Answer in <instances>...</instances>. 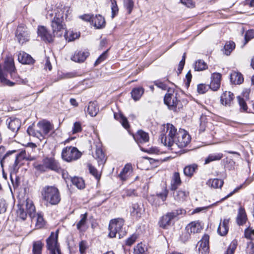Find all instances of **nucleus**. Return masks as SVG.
Returning <instances> with one entry per match:
<instances>
[{"instance_id":"nucleus-1","label":"nucleus","mask_w":254,"mask_h":254,"mask_svg":"<svg viewBox=\"0 0 254 254\" xmlns=\"http://www.w3.org/2000/svg\"><path fill=\"white\" fill-rule=\"evenodd\" d=\"M70 7L64 6L63 8L57 7L54 10L49 11L47 14V17L52 19L51 26L53 35L51 34L44 26H39L38 28V34L39 37L46 42H52L54 40L55 36H61L62 31L64 30V14L65 17L70 13Z\"/></svg>"},{"instance_id":"nucleus-2","label":"nucleus","mask_w":254,"mask_h":254,"mask_svg":"<svg viewBox=\"0 0 254 254\" xmlns=\"http://www.w3.org/2000/svg\"><path fill=\"white\" fill-rule=\"evenodd\" d=\"M165 128L166 129L162 132L160 139L162 143L169 149L173 150L177 146L183 148L190 142V136L184 129H180L177 131V128L171 124H167Z\"/></svg>"},{"instance_id":"nucleus-3","label":"nucleus","mask_w":254,"mask_h":254,"mask_svg":"<svg viewBox=\"0 0 254 254\" xmlns=\"http://www.w3.org/2000/svg\"><path fill=\"white\" fill-rule=\"evenodd\" d=\"M15 152V151L7 152L3 157H0V164L3 171L4 165H6L12 172L15 173L23 164L22 161L23 160H33L31 156L26 154L25 150L21 151L16 156H11Z\"/></svg>"},{"instance_id":"nucleus-4","label":"nucleus","mask_w":254,"mask_h":254,"mask_svg":"<svg viewBox=\"0 0 254 254\" xmlns=\"http://www.w3.org/2000/svg\"><path fill=\"white\" fill-rule=\"evenodd\" d=\"M43 200L46 205L58 204L61 201L60 192L58 189L54 186H45L41 191Z\"/></svg>"},{"instance_id":"nucleus-5","label":"nucleus","mask_w":254,"mask_h":254,"mask_svg":"<svg viewBox=\"0 0 254 254\" xmlns=\"http://www.w3.org/2000/svg\"><path fill=\"white\" fill-rule=\"evenodd\" d=\"M124 222V219L120 218L110 221L109 226V236L110 238H115L118 235V237L120 238L126 234V230L123 228Z\"/></svg>"},{"instance_id":"nucleus-6","label":"nucleus","mask_w":254,"mask_h":254,"mask_svg":"<svg viewBox=\"0 0 254 254\" xmlns=\"http://www.w3.org/2000/svg\"><path fill=\"white\" fill-rule=\"evenodd\" d=\"M35 168L42 172L47 171L48 170L59 172L61 168L59 163L53 157H46L43 160L42 164L35 166Z\"/></svg>"},{"instance_id":"nucleus-7","label":"nucleus","mask_w":254,"mask_h":254,"mask_svg":"<svg viewBox=\"0 0 254 254\" xmlns=\"http://www.w3.org/2000/svg\"><path fill=\"white\" fill-rule=\"evenodd\" d=\"M185 213L186 211L183 209H177L171 212L167 213L161 218L159 222L160 227L164 229L167 228L168 226L171 225L173 219L178 215L185 214Z\"/></svg>"},{"instance_id":"nucleus-8","label":"nucleus","mask_w":254,"mask_h":254,"mask_svg":"<svg viewBox=\"0 0 254 254\" xmlns=\"http://www.w3.org/2000/svg\"><path fill=\"white\" fill-rule=\"evenodd\" d=\"M81 156V153L76 147L72 146L64 148L62 153L63 159L67 162L76 160Z\"/></svg>"},{"instance_id":"nucleus-9","label":"nucleus","mask_w":254,"mask_h":254,"mask_svg":"<svg viewBox=\"0 0 254 254\" xmlns=\"http://www.w3.org/2000/svg\"><path fill=\"white\" fill-rule=\"evenodd\" d=\"M202 230V227L198 221H193L189 223L186 227V234L182 235L181 240L186 242L188 241L191 234L200 233Z\"/></svg>"},{"instance_id":"nucleus-10","label":"nucleus","mask_w":254,"mask_h":254,"mask_svg":"<svg viewBox=\"0 0 254 254\" xmlns=\"http://www.w3.org/2000/svg\"><path fill=\"white\" fill-rule=\"evenodd\" d=\"M58 231L52 232L47 240V246L50 251V254H61L59 245L58 243Z\"/></svg>"},{"instance_id":"nucleus-11","label":"nucleus","mask_w":254,"mask_h":254,"mask_svg":"<svg viewBox=\"0 0 254 254\" xmlns=\"http://www.w3.org/2000/svg\"><path fill=\"white\" fill-rule=\"evenodd\" d=\"M15 37L16 40L21 45L28 41L29 32L27 28L24 25H19L15 32Z\"/></svg>"},{"instance_id":"nucleus-12","label":"nucleus","mask_w":254,"mask_h":254,"mask_svg":"<svg viewBox=\"0 0 254 254\" xmlns=\"http://www.w3.org/2000/svg\"><path fill=\"white\" fill-rule=\"evenodd\" d=\"M41 138H44L53 129V125L50 122L43 120L39 122L37 125Z\"/></svg>"},{"instance_id":"nucleus-13","label":"nucleus","mask_w":254,"mask_h":254,"mask_svg":"<svg viewBox=\"0 0 254 254\" xmlns=\"http://www.w3.org/2000/svg\"><path fill=\"white\" fill-rule=\"evenodd\" d=\"M164 103L171 110H176L180 101L177 97V93H167L165 95L164 99Z\"/></svg>"},{"instance_id":"nucleus-14","label":"nucleus","mask_w":254,"mask_h":254,"mask_svg":"<svg viewBox=\"0 0 254 254\" xmlns=\"http://www.w3.org/2000/svg\"><path fill=\"white\" fill-rule=\"evenodd\" d=\"M209 239L208 235H204L197 245L198 254H207L209 250Z\"/></svg>"},{"instance_id":"nucleus-15","label":"nucleus","mask_w":254,"mask_h":254,"mask_svg":"<svg viewBox=\"0 0 254 254\" xmlns=\"http://www.w3.org/2000/svg\"><path fill=\"white\" fill-rule=\"evenodd\" d=\"M4 70L8 72L12 79H15L17 77V74L15 72V67L14 64V61L11 57H7L5 60Z\"/></svg>"},{"instance_id":"nucleus-16","label":"nucleus","mask_w":254,"mask_h":254,"mask_svg":"<svg viewBox=\"0 0 254 254\" xmlns=\"http://www.w3.org/2000/svg\"><path fill=\"white\" fill-rule=\"evenodd\" d=\"M102 145L100 142L96 144L95 153L94 157L97 160L99 165H103L106 161V158L101 148Z\"/></svg>"},{"instance_id":"nucleus-17","label":"nucleus","mask_w":254,"mask_h":254,"mask_svg":"<svg viewBox=\"0 0 254 254\" xmlns=\"http://www.w3.org/2000/svg\"><path fill=\"white\" fill-rule=\"evenodd\" d=\"M6 123L8 128L13 132L16 133L21 126L19 119L14 117H10L6 120Z\"/></svg>"},{"instance_id":"nucleus-18","label":"nucleus","mask_w":254,"mask_h":254,"mask_svg":"<svg viewBox=\"0 0 254 254\" xmlns=\"http://www.w3.org/2000/svg\"><path fill=\"white\" fill-rule=\"evenodd\" d=\"M221 74L215 72L211 74L209 87L213 91H217L220 87Z\"/></svg>"},{"instance_id":"nucleus-19","label":"nucleus","mask_w":254,"mask_h":254,"mask_svg":"<svg viewBox=\"0 0 254 254\" xmlns=\"http://www.w3.org/2000/svg\"><path fill=\"white\" fill-rule=\"evenodd\" d=\"M133 137L139 145L148 142L149 139L148 134L142 130H138Z\"/></svg>"},{"instance_id":"nucleus-20","label":"nucleus","mask_w":254,"mask_h":254,"mask_svg":"<svg viewBox=\"0 0 254 254\" xmlns=\"http://www.w3.org/2000/svg\"><path fill=\"white\" fill-rule=\"evenodd\" d=\"M96 29H101L105 26L106 22L104 18L101 15L93 16L91 23Z\"/></svg>"},{"instance_id":"nucleus-21","label":"nucleus","mask_w":254,"mask_h":254,"mask_svg":"<svg viewBox=\"0 0 254 254\" xmlns=\"http://www.w3.org/2000/svg\"><path fill=\"white\" fill-rule=\"evenodd\" d=\"M229 219H224L220 222L217 229V232L221 236H224L228 233L229 230Z\"/></svg>"},{"instance_id":"nucleus-22","label":"nucleus","mask_w":254,"mask_h":254,"mask_svg":"<svg viewBox=\"0 0 254 254\" xmlns=\"http://www.w3.org/2000/svg\"><path fill=\"white\" fill-rule=\"evenodd\" d=\"M89 53L87 51H77L75 52L74 55L71 57L73 61L77 63H82L89 56Z\"/></svg>"},{"instance_id":"nucleus-23","label":"nucleus","mask_w":254,"mask_h":254,"mask_svg":"<svg viewBox=\"0 0 254 254\" xmlns=\"http://www.w3.org/2000/svg\"><path fill=\"white\" fill-rule=\"evenodd\" d=\"M234 99V95L231 92L225 91L224 92L220 99L221 103L225 106H230Z\"/></svg>"},{"instance_id":"nucleus-24","label":"nucleus","mask_w":254,"mask_h":254,"mask_svg":"<svg viewBox=\"0 0 254 254\" xmlns=\"http://www.w3.org/2000/svg\"><path fill=\"white\" fill-rule=\"evenodd\" d=\"M18 59L19 62L22 64H30L34 63V60L31 56L24 52H21L19 53L18 56Z\"/></svg>"},{"instance_id":"nucleus-25","label":"nucleus","mask_w":254,"mask_h":254,"mask_svg":"<svg viewBox=\"0 0 254 254\" xmlns=\"http://www.w3.org/2000/svg\"><path fill=\"white\" fill-rule=\"evenodd\" d=\"M168 193V190L165 189L162 190V192L157 193L156 195H152L149 196V201L150 202L157 205V203L155 202V199L157 198H160L162 200V201H164L166 199Z\"/></svg>"},{"instance_id":"nucleus-26","label":"nucleus","mask_w":254,"mask_h":254,"mask_svg":"<svg viewBox=\"0 0 254 254\" xmlns=\"http://www.w3.org/2000/svg\"><path fill=\"white\" fill-rule=\"evenodd\" d=\"M23 207L25 208L27 213L30 217H33V214L35 213V207L31 200L27 199L25 203L23 205Z\"/></svg>"},{"instance_id":"nucleus-27","label":"nucleus","mask_w":254,"mask_h":254,"mask_svg":"<svg viewBox=\"0 0 254 254\" xmlns=\"http://www.w3.org/2000/svg\"><path fill=\"white\" fill-rule=\"evenodd\" d=\"M230 80L235 84H240L244 81L243 76L240 72L234 71L230 75Z\"/></svg>"},{"instance_id":"nucleus-28","label":"nucleus","mask_w":254,"mask_h":254,"mask_svg":"<svg viewBox=\"0 0 254 254\" xmlns=\"http://www.w3.org/2000/svg\"><path fill=\"white\" fill-rule=\"evenodd\" d=\"M182 182L180 178V174L178 172H175L173 174L171 184V190H176L178 187L181 185Z\"/></svg>"},{"instance_id":"nucleus-29","label":"nucleus","mask_w":254,"mask_h":254,"mask_svg":"<svg viewBox=\"0 0 254 254\" xmlns=\"http://www.w3.org/2000/svg\"><path fill=\"white\" fill-rule=\"evenodd\" d=\"M142 211V208L137 203L133 204L130 209L131 215L136 218L141 217Z\"/></svg>"},{"instance_id":"nucleus-30","label":"nucleus","mask_w":254,"mask_h":254,"mask_svg":"<svg viewBox=\"0 0 254 254\" xmlns=\"http://www.w3.org/2000/svg\"><path fill=\"white\" fill-rule=\"evenodd\" d=\"M32 222H35L36 226L37 228H40L44 226V221L43 216L40 214H33V217H30Z\"/></svg>"},{"instance_id":"nucleus-31","label":"nucleus","mask_w":254,"mask_h":254,"mask_svg":"<svg viewBox=\"0 0 254 254\" xmlns=\"http://www.w3.org/2000/svg\"><path fill=\"white\" fill-rule=\"evenodd\" d=\"M132 172V166L131 164H127L125 165L122 171L120 174L121 179L122 180H126Z\"/></svg>"},{"instance_id":"nucleus-32","label":"nucleus","mask_w":254,"mask_h":254,"mask_svg":"<svg viewBox=\"0 0 254 254\" xmlns=\"http://www.w3.org/2000/svg\"><path fill=\"white\" fill-rule=\"evenodd\" d=\"M86 112L91 117H95L99 112V108L97 107V104L94 102H90Z\"/></svg>"},{"instance_id":"nucleus-33","label":"nucleus","mask_w":254,"mask_h":254,"mask_svg":"<svg viewBox=\"0 0 254 254\" xmlns=\"http://www.w3.org/2000/svg\"><path fill=\"white\" fill-rule=\"evenodd\" d=\"M223 181L222 180L218 179H209L207 182V185L214 189L221 188L223 185Z\"/></svg>"},{"instance_id":"nucleus-34","label":"nucleus","mask_w":254,"mask_h":254,"mask_svg":"<svg viewBox=\"0 0 254 254\" xmlns=\"http://www.w3.org/2000/svg\"><path fill=\"white\" fill-rule=\"evenodd\" d=\"M144 89L142 87H138L132 90L131 92V96L134 100H138L144 93Z\"/></svg>"},{"instance_id":"nucleus-35","label":"nucleus","mask_w":254,"mask_h":254,"mask_svg":"<svg viewBox=\"0 0 254 254\" xmlns=\"http://www.w3.org/2000/svg\"><path fill=\"white\" fill-rule=\"evenodd\" d=\"M114 118L119 120L122 124V126L126 129L129 127V124L126 118H125L123 115L120 113H114Z\"/></svg>"},{"instance_id":"nucleus-36","label":"nucleus","mask_w":254,"mask_h":254,"mask_svg":"<svg viewBox=\"0 0 254 254\" xmlns=\"http://www.w3.org/2000/svg\"><path fill=\"white\" fill-rule=\"evenodd\" d=\"M223 156V155L221 153H216L209 154L205 160V164H208L212 161L220 160Z\"/></svg>"},{"instance_id":"nucleus-37","label":"nucleus","mask_w":254,"mask_h":254,"mask_svg":"<svg viewBox=\"0 0 254 254\" xmlns=\"http://www.w3.org/2000/svg\"><path fill=\"white\" fill-rule=\"evenodd\" d=\"M80 220L77 223L76 227L79 231H84L85 225L86 224L87 214L85 213L80 216Z\"/></svg>"},{"instance_id":"nucleus-38","label":"nucleus","mask_w":254,"mask_h":254,"mask_svg":"<svg viewBox=\"0 0 254 254\" xmlns=\"http://www.w3.org/2000/svg\"><path fill=\"white\" fill-rule=\"evenodd\" d=\"M71 181L73 185L76 186L79 189H82L85 187V184L81 178L74 177L71 178Z\"/></svg>"},{"instance_id":"nucleus-39","label":"nucleus","mask_w":254,"mask_h":254,"mask_svg":"<svg viewBox=\"0 0 254 254\" xmlns=\"http://www.w3.org/2000/svg\"><path fill=\"white\" fill-rule=\"evenodd\" d=\"M197 166L195 164L190 165L186 166L184 169V174L188 177H191L197 169Z\"/></svg>"},{"instance_id":"nucleus-40","label":"nucleus","mask_w":254,"mask_h":254,"mask_svg":"<svg viewBox=\"0 0 254 254\" xmlns=\"http://www.w3.org/2000/svg\"><path fill=\"white\" fill-rule=\"evenodd\" d=\"M189 195V192L182 190L177 191L176 194H174L175 199L179 201H184Z\"/></svg>"},{"instance_id":"nucleus-41","label":"nucleus","mask_w":254,"mask_h":254,"mask_svg":"<svg viewBox=\"0 0 254 254\" xmlns=\"http://www.w3.org/2000/svg\"><path fill=\"white\" fill-rule=\"evenodd\" d=\"M237 221L239 225H243L246 221V214L244 210L240 208L237 217Z\"/></svg>"},{"instance_id":"nucleus-42","label":"nucleus","mask_w":254,"mask_h":254,"mask_svg":"<svg viewBox=\"0 0 254 254\" xmlns=\"http://www.w3.org/2000/svg\"><path fill=\"white\" fill-rule=\"evenodd\" d=\"M235 48V44L234 42H227L224 46L225 54L227 56L229 55Z\"/></svg>"},{"instance_id":"nucleus-43","label":"nucleus","mask_w":254,"mask_h":254,"mask_svg":"<svg viewBox=\"0 0 254 254\" xmlns=\"http://www.w3.org/2000/svg\"><path fill=\"white\" fill-rule=\"evenodd\" d=\"M64 36L66 41L70 42L74 40L79 37V34L77 33H74L72 31L65 32Z\"/></svg>"},{"instance_id":"nucleus-44","label":"nucleus","mask_w":254,"mask_h":254,"mask_svg":"<svg viewBox=\"0 0 254 254\" xmlns=\"http://www.w3.org/2000/svg\"><path fill=\"white\" fill-rule=\"evenodd\" d=\"M207 67V64L202 60H198L194 64V69L197 71H201L205 69Z\"/></svg>"},{"instance_id":"nucleus-45","label":"nucleus","mask_w":254,"mask_h":254,"mask_svg":"<svg viewBox=\"0 0 254 254\" xmlns=\"http://www.w3.org/2000/svg\"><path fill=\"white\" fill-rule=\"evenodd\" d=\"M43 247V244L40 241L35 242L33 245V254H41V251Z\"/></svg>"},{"instance_id":"nucleus-46","label":"nucleus","mask_w":254,"mask_h":254,"mask_svg":"<svg viewBox=\"0 0 254 254\" xmlns=\"http://www.w3.org/2000/svg\"><path fill=\"white\" fill-rule=\"evenodd\" d=\"M146 248L142 244H138L134 249V254H146Z\"/></svg>"},{"instance_id":"nucleus-47","label":"nucleus","mask_w":254,"mask_h":254,"mask_svg":"<svg viewBox=\"0 0 254 254\" xmlns=\"http://www.w3.org/2000/svg\"><path fill=\"white\" fill-rule=\"evenodd\" d=\"M79 252L80 254H86V251L88 249L87 242L81 241L79 244Z\"/></svg>"},{"instance_id":"nucleus-48","label":"nucleus","mask_w":254,"mask_h":254,"mask_svg":"<svg viewBox=\"0 0 254 254\" xmlns=\"http://www.w3.org/2000/svg\"><path fill=\"white\" fill-rule=\"evenodd\" d=\"M253 181V179H247V180H246V181L244 182V183L241 185L240 187H237V188H236L233 191H232L231 193H230L228 195H227L226 196H225L223 199H225L227 198H228L229 197L231 196V195H232L234 193H235L236 192H237L238 190H239L240 189H241L243 185H248L249 184H250Z\"/></svg>"},{"instance_id":"nucleus-49","label":"nucleus","mask_w":254,"mask_h":254,"mask_svg":"<svg viewBox=\"0 0 254 254\" xmlns=\"http://www.w3.org/2000/svg\"><path fill=\"white\" fill-rule=\"evenodd\" d=\"M111 2L112 18H113L118 12V7L115 0H110Z\"/></svg>"},{"instance_id":"nucleus-50","label":"nucleus","mask_w":254,"mask_h":254,"mask_svg":"<svg viewBox=\"0 0 254 254\" xmlns=\"http://www.w3.org/2000/svg\"><path fill=\"white\" fill-rule=\"evenodd\" d=\"M27 132L29 135L35 136L40 139H41L40 133H39L38 129L37 130H35L32 127H29L27 128Z\"/></svg>"},{"instance_id":"nucleus-51","label":"nucleus","mask_w":254,"mask_h":254,"mask_svg":"<svg viewBox=\"0 0 254 254\" xmlns=\"http://www.w3.org/2000/svg\"><path fill=\"white\" fill-rule=\"evenodd\" d=\"M124 5L125 7L128 11V13L130 14L133 9L134 2L132 0H125Z\"/></svg>"},{"instance_id":"nucleus-52","label":"nucleus","mask_w":254,"mask_h":254,"mask_svg":"<svg viewBox=\"0 0 254 254\" xmlns=\"http://www.w3.org/2000/svg\"><path fill=\"white\" fill-rule=\"evenodd\" d=\"M88 168H89L90 173L93 176H94L96 179L99 180L100 177V174L98 172V171L97 170V169L90 164L88 165Z\"/></svg>"},{"instance_id":"nucleus-53","label":"nucleus","mask_w":254,"mask_h":254,"mask_svg":"<svg viewBox=\"0 0 254 254\" xmlns=\"http://www.w3.org/2000/svg\"><path fill=\"white\" fill-rule=\"evenodd\" d=\"M107 52L108 50L104 52L102 54H101L100 57L97 59L96 62H95L94 65L96 66L97 65L100 64L103 61H104L107 57Z\"/></svg>"},{"instance_id":"nucleus-54","label":"nucleus","mask_w":254,"mask_h":254,"mask_svg":"<svg viewBox=\"0 0 254 254\" xmlns=\"http://www.w3.org/2000/svg\"><path fill=\"white\" fill-rule=\"evenodd\" d=\"M27 214V212L24 211V207H20L17 210L18 216L23 220L26 219Z\"/></svg>"},{"instance_id":"nucleus-55","label":"nucleus","mask_w":254,"mask_h":254,"mask_svg":"<svg viewBox=\"0 0 254 254\" xmlns=\"http://www.w3.org/2000/svg\"><path fill=\"white\" fill-rule=\"evenodd\" d=\"M247 254H254V244L252 242L248 243L246 250Z\"/></svg>"},{"instance_id":"nucleus-56","label":"nucleus","mask_w":254,"mask_h":254,"mask_svg":"<svg viewBox=\"0 0 254 254\" xmlns=\"http://www.w3.org/2000/svg\"><path fill=\"white\" fill-rule=\"evenodd\" d=\"M141 150L145 152L150 154H158L159 151L158 149L155 147H151L148 149L141 148Z\"/></svg>"},{"instance_id":"nucleus-57","label":"nucleus","mask_w":254,"mask_h":254,"mask_svg":"<svg viewBox=\"0 0 254 254\" xmlns=\"http://www.w3.org/2000/svg\"><path fill=\"white\" fill-rule=\"evenodd\" d=\"M208 89V86L205 84H200L198 85L197 86V92L199 94H204L205 93Z\"/></svg>"},{"instance_id":"nucleus-58","label":"nucleus","mask_w":254,"mask_h":254,"mask_svg":"<svg viewBox=\"0 0 254 254\" xmlns=\"http://www.w3.org/2000/svg\"><path fill=\"white\" fill-rule=\"evenodd\" d=\"M137 235L135 234L132 235L129 238L126 240V245L127 246H131L137 239Z\"/></svg>"},{"instance_id":"nucleus-59","label":"nucleus","mask_w":254,"mask_h":254,"mask_svg":"<svg viewBox=\"0 0 254 254\" xmlns=\"http://www.w3.org/2000/svg\"><path fill=\"white\" fill-rule=\"evenodd\" d=\"M181 2L189 8H193L195 6V3L191 0H181Z\"/></svg>"},{"instance_id":"nucleus-60","label":"nucleus","mask_w":254,"mask_h":254,"mask_svg":"<svg viewBox=\"0 0 254 254\" xmlns=\"http://www.w3.org/2000/svg\"><path fill=\"white\" fill-rule=\"evenodd\" d=\"M254 38V29L248 30L245 34V39L248 42L251 39Z\"/></svg>"},{"instance_id":"nucleus-61","label":"nucleus","mask_w":254,"mask_h":254,"mask_svg":"<svg viewBox=\"0 0 254 254\" xmlns=\"http://www.w3.org/2000/svg\"><path fill=\"white\" fill-rule=\"evenodd\" d=\"M6 204L5 200L0 199V214L4 213L6 210Z\"/></svg>"},{"instance_id":"nucleus-62","label":"nucleus","mask_w":254,"mask_h":254,"mask_svg":"<svg viewBox=\"0 0 254 254\" xmlns=\"http://www.w3.org/2000/svg\"><path fill=\"white\" fill-rule=\"evenodd\" d=\"M81 124L79 122H75L73 125V127L72 128V133H76L81 131Z\"/></svg>"},{"instance_id":"nucleus-63","label":"nucleus","mask_w":254,"mask_h":254,"mask_svg":"<svg viewBox=\"0 0 254 254\" xmlns=\"http://www.w3.org/2000/svg\"><path fill=\"white\" fill-rule=\"evenodd\" d=\"M238 245V242L236 240H233L230 243L228 249L233 252H235Z\"/></svg>"},{"instance_id":"nucleus-64","label":"nucleus","mask_w":254,"mask_h":254,"mask_svg":"<svg viewBox=\"0 0 254 254\" xmlns=\"http://www.w3.org/2000/svg\"><path fill=\"white\" fill-rule=\"evenodd\" d=\"M238 100L239 101V103L241 107L244 110L246 111L247 110V106L244 99L241 98L240 97H238Z\"/></svg>"}]
</instances>
